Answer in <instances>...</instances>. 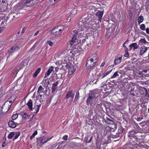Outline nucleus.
Masks as SVG:
<instances>
[{"label":"nucleus","mask_w":149,"mask_h":149,"mask_svg":"<svg viewBox=\"0 0 149 149\" xmlns=\"http://www.w3.org/2000/svg\"><path fill=\"white\" fill-rule=\"evenodd\" d=\"M94 16L92 14H90L89 15H88V17L84 18V21L82 19L81 21V19L79 21V22L77 23V29L79 31H83L86 28V26L85 25L86 23H89L91 21L92 22L93 20Z\"/></svg>","instance_id":"obj_1"},{"label":"nucleus","mask_w":149,"mask_h":149,"mask_svg":"<svg viewBox=\"0 0 149 149\" xmlns=\"http://www.w3.org/2000/svg\"><path fill=\"white\" fill-rule=\"evenodd\" d=\"M13 102L11 100L6 101L2 107L0 106V112H8Z\"/></svg>","instance_id":"obj_2"},{"label":"nucleus","mask_w":149,"mask_h":149,"mask_svg":"<svg viewBox=\"0 0 149 149\" xmlns=\"http://www.w3.org/2000/svg\"><path fill=\"white\" fill-rule=\"evenodd\" d=\"M63 30L60 28V26H57L53 29L51 30L52 34L56 36H58L61 33Z\"/></svg>","instance_id":"obj_3"},{"label":"nucleus","mask_w":149,"mask_h":149,"mask_svg":"<svg viewBox=\"0 0 149 149\" xmlns=\"http://www.w3.org/2000/svg\"><path fill=\"white\" fill-rule=\"evenodd\" d=\"M97 63L93 62V61H91L88 58L87 60L86 63V66L87 68L88 69H93L95 67Z\"/></svg>","instance_id":"obj_4"},{"label":"nucleus","mask_w":149,"mask_h":149,"mask_svg":"<svg viewBox=\"0 0 149 149\" xmlns=\"http://www.w3.org/2000/svg\"><path fill=\"white\" fill-rule=\"evenodd\" d=\"M53 136L49 138H46L45 136H43L38 138L37 139V142H40L42 144H45L51 139Z\"/></svg>","instance_id":"obj_5"},{"label":"nucleus","mask_w":149,"mask_h":149,"mask_svg":"<svg viewBox=\"0 0 149 149\" xmlns=\"http://www.w3.org/2000/svg\"><path fill=\"white\" fill-rule=\"evenodd\" d=\"M20 47L17 46H14L12 47L9 51L10 55H12L15 52H17L19 49Z\"/></svg>","instance_id":"obj_6"},{"label":"nucleus","mask_w":149,"mask_h":149,"mask_svg":"<svg viewBox=\"0 0 149 149\" xmlns=\"http://www.w3.org/2000/svg\"><path fill=\"white\" fill-rule=\"evenodd\" d=\"M103 13L104 12L102 11H98L95 13L96 16L98 18V23H99V22H101Z\"/></svg>","instance_id":"obj_7"},{"label":"nucleus","mask_w":149,"mask_h":149,"mask_svg":"<svg viewBox=\"0 0 149 149\" xmlns=\"http://www.w3.org/2000/svg\"><path fill=\"white\" fill-rule=\"evenodd\" d=\"M148 47L144 46L141 47L140 49V54L141 56L145 53L148 49Z\"/></svg>","instance_id":"obj_8"},{"label":"nucleus","mask_w":149,"mask_h":149,"mask_svg":"<svg viewBox=\"0 0 149 149\" xmlns=\"http://www.w3.org/2000/svg\"><path fill=\"white\" fill-rule=\"evenodd\" d=\"M139 45L136 43H132L130 45L129 49L131 50L132 48H133V50L134 51L135 49H137Z\"/></svg>","instance_id":"obj_9"},{"label":"nucleus","mask_w":149,"mask_h":149,"mask_svg":"<svg viewBox=\"0 0 149 149\" xmlns=\"http://www.w3.org/2000/svg\"><path fill=\"white\" fill-rule=\"evenodd\" d=\"M97 8L94 6H91L89 7V13L92 15L95 13L96 11Z\"/></svg>","instance_id":"obj_10"},{"label":"nucleus","mask_w":149,"mask_h":149,"mask_svg":"<svg viewBox=\"0 0 149 149\" xmlns=\"http://www.w3.org/2000/svg\"><path fill=\"white\" fill-rule=\"evenodd\" d=\"M72 91L71 90L67 93L65 96V99H68L70 97L72 99H73L74 97V94L72 93Z\"/></svg>","instance_id":"obj_11"},{"label":"nucleus","mask_w":149,"mask_h":149,"mask_svg":"<svg viewBox=\"0 0 149 149\" xmlns=\"http://www.w3.org/2000/svg\"><path fill=\"white\" fill-rule=\"evenodd\" d=\"M122 59V56L118 58H116L114 60V64L116 65L119 64L121 62Z\"/></svg>","instance_id":"obj_12"},{"label":"nucleus","mask_w":149,"mask_h":149,"mask_svg":"<svg viewBox=\"0 0 149 149\" xmlns=\"http://www.w3.org/2000/svg\"><path fill=\"white\" fill-rule=\"evenodd\" d=\"M26 104L28 106L30 111H33V109H34L32 108V104L33 102L32 101L31 99H29Z\"/></svg>","instance_id":"obj_13"},{"label":"nucleus","mask_w":149,"mask_h":149,"mask_svg":"<svg viewBox=\"0 0 149 149\" xmlns=\"http://www.w3.org/2000/svg\"><path fill=\"white\" fill-rule=\"evenodd\" d=\"M89 59L97 63L98 60V56L96 54H94L92 55L91 58Z\"/></svg>","instance_id":"obj_14"},{"label":"nucleus","mask_w":149,"mask_h":149,"mask_svg":"<svg viewBox=\"0 0 149 149\" xmlns=\"http://www.w3.org/2000/svg\"><path fill=\"white\" fill-rule=\"evenodd\" d=\"M17 123H15L13 121H10L8 123V125L10 127L12 128H15L17 125Z\"/></svg>","instance_id":"obj_15"},{"label":"nucleus","mask_w":149,"mask_h":149,"mask_svg":"<svg viewBox=\"0 0 149 149\" xmlns=\"http://www.w3.org/2000/svg\"><path fill=\"white\" fill-rule=\"evenodd\" d=\"M58 84V81H56L52 85V92H53L57 89V86Z\"/></svg>","instance_id":"obj_16"},{"label":"nucleus","mask_w":149,"mask_h":149,"mask_svg":"<svg viewBox=\"0 0 149 149\" xmlns=\"http://www.w3.org/2000/svg\"><path fill=\"white\" fill-rule=\"evenodd\" d=\"M53 69L54 67L53 66H52L51 67H49L47 71L46 72L45 74V75L44 77V78H46L47 77V76H49L52 72V71L53 70Z\"/></svg>","instance_id":"obj_17"},{"label":"nucleus","mask_w":149,"mask_h":149,"mask_svg":"<svg viewBox=\"0 0 149 149\" xmlns=\"http://www.w3.org/2000/svg\"><path fill=\"white\" fill-rule=\"evenodd\" d=\"M21 115L24 118L26 119L29 118V114L26 112H21Z\"/></svg>","instance_id":"obj_18"},{"label":"nucleus","mask_w":149,"mask_h":149,"mask_svg":"<svg viewBox=\"0 0 149 149\" xmlns=\"http://www.w3.org/2000/svg\"><path fill=\"white\" fill-rule=\"evenodd\" d=\"M132 146V144L130 143L125 146L124 147L126 149H134Z\"/></svg>","instance_id":"obj_19"},{"label":"nucleus","mask_w":149,"mask_h":149,"mask_svg":"<svg viewBox=\"0 0 149 149\" xmlns=\"http://www.w3.org/2000/svg\"><path fill=\"white\" fill-rule=\"evenodd\" d=\"M44 89V88H42V86H40L38 88L37 93H38L39 94L40 93H41Z\"/></svg>","instance_id":"obj_20"},{"label":"nucleus","mask_w":149,"mask_h":149,"mask_svg":"<svg viewBox=\"0 0 149 149\" xmlns=\"http://www.w3.org/2000/svg\"><path fill=\"white\" fill-rule=\"evenodd\" d=\"M119 76V74H118V72L116 71L113 74V75L109 79V80H111L112 79L116 78V77Z\"/></svg>","instance_id":"obj_21"},{"label":"nucleus","mask_w":149,"mask_h":149,"mask_svg":"<svg viewBox=\"0 0 149 149\" xmlns=\"http://www.w3.org/2000/svg\"><path fill=\"white\" fill-rule=\"evenodd\" d=\"M143 20V16L140 15L138 19V23L139 24L140 23L142 22Z\"/></svg>","instance_id":"obj_22"},{"label":"nucleus","mask_w":149,"mask_h":149,"mask_svg":"<svg viewBox=\"0 0 149 149\" xmlns=\"http://www.w3.org/2000/svg\"><path fill=\"white\" fill-rule=\"evenodd\" d=\"M89 97L93 99L95 97V95L93 91H91L89 93Z\"/></svg>","instance_id":"obj_23"},{"label":"nucleus","mask_w":149,"mask_h":149,"mask_svg":"<svg viewBox=\"0 0 149 149\" xmlns=\"http://www.w3.org/2000/svg\"><path fill=\"white\" fill-rule=\"evenodd\" d=\"M14 137L15 139H17L20 134V132H14Z\"/></svg>","instance_id":"obj_24"},{"label":"nucleus","mask_w":149,"mask_h":149,"mask_svg":"<svg viewBox=\"0 0 149 149\" xmlns=\"http://www.w3.org/2000/svg\"><path fill=\"white\" fill-rule=\"evenodd\" d=\"M79 93L78 91H77L76 93V94L74 98V100L76 101L79 99Z\"/></svg>","instance_id":"obj_25"},{"label":"nucleus","mask_w":149,"mask_h":149,"mask_svg":"<svg viewBox=\"0 0 149 149\" xmlns=\"http://www.w3.org/2000/svg\"><path fill=\"white\" fill-rule=\"evenodd\" d=\"M14 132H10L8 136L9 139H11L12 137L14 136Z\"/></svg>","instance_id":"obj_26"},{"label":"nucleus","mask_w":149,"mask_h":149,"mask_svg":"<svg viewBox=\"0 0 149 149\" xmlns=\"http://www.w3.org/2000/svg\"><path fill=\"white\" fill-rule=\"evenodd\" d=\"M74 70L73 68H70L69 70L68 74L69 75H71L74 72Z\"/></svg>","instance_id":"obj_27"},{"label":"nucleus","mask_w":149,"mask_h":149,"mask_svg":"<svg viewBox=\"0 0 149 149\" xmlns=\"http://www.w3.org/2000/svg\"><path fill=\"white\" fill-rule=\"evenodd\" d=\"M145 6L146 10L148 11V10H149V1H147L146 2Z\"/></svg>","instance_id":"obj_28"},{"label":"nucleus","mask_w":149,"mask_h":149,"mask_svg":"<svg viewBox=\"0 0 149 149\" xmlns=\"http://www.w3.org/2000/svg\"><path fill=\"white\" fill-rule=\"evenodd\" d=\"M139 43H143L144 44L148 43L145 39H141L139 40Z\"/></svg>","instance_id":"obj_29"},{"label":"nucleus","mask_w":149,"mask_h":149,"mask_svg":"<svg viewBox=\"0 0 149 149\" xmlns=\"http://www.w3.org/2000/svg\"><path fill=\"white\" fill-rule=\"evenodd\" d=\"M18 115L16 113L12 116V118L13 120H16L18 117Z\"/></svg>","instance_id":"obj_30"},{"label":"nucleus","mask_w":149,"mask_h":149,"mask_svg":"<svg viewBox=\"0 0 149 149\" xmlns=\"http://www.w3.org/2000/svg\"><path fill=\"white\" fill-rule=\"evenodd\" d=\"M102 75L101 73H100L99 74L97 75V76L95 80H97V81H98L99 79H100V78L101 77Z\"/></svg>","instance_id":"obj_31"},{"label":"nucleus","mask_w":149,"mask_h":149,"mask_svg":"<svg viewBox=\"0 0 149 149\" xmlns=\"http://www.w3.org/2000/svg\"><path fill=\"white\" fill-rule=\"evenodd\" d=\"M140 28L141 30H145L146 29L145 25L143 24H141L140 26Z\"/></svg>","instance_id":"obj_32"},{"label":"nucleus","mask_w":149,"mask_h":149,"mask_svg":"<svg viewBox=\"0 0 149 149\" xmlns=\"http://www.w3.org/2000/svg\"><path fill=\"white\" fill-rule=\"evenodd\" d=\"M20 3L22 4H23L28 3L27 1L26 0H21L20 1Z\"/></svg>","instance_id":"obj_33"},{"label":"nucleus","mask_w":149,"mask_h":149,"mask_svg":"<svg viewBox=\"0 0 149 149\" xmlns=\"http://www.w3.org/2000/svg\"><path fill=\"white\" fill-rule=\"evenodd\" d=\"M92 99L91 98V97H89L88 96L86 100L87 103L88 104V103L89 104L91 102V100Z\"/></svg>","instance_id":"obj_34"},{"label":"nucleus","mask_w":149,"mask_h":149,"mask_svg":"<svg viewBox=\"0 0 149 149\" xmlns=\"http://www.w3.org/2000/svg\"><path fill=\"white\" fill-rule=\"evenodd\" d=\"M77 26H78L77 25ZM77 30H75L74 31V33H75V35H76L77 34L79 33V31H79V30H78L77 29Z\"/></svg>","instance_id":"obj_35"},{"label":"nucleus","mask_w":149,"mask_h":149,"mask_svg":"<svg viewBox=\"0 0 149 149\" xmlns=\"http://www.w3.org/2000/svg\"><path fill=\"white\" fill-rule=\"evenodd\" d=\"M144 89L146 90V97H149V94L147 92V89L146 88H145V87H144Z\"/></svg>","instance_id":"obj_36"},{"label":"nucleus","mask_w":149,"mask_h":149,"mask_svg":"<svg viewBox=\"0 0 149 149\" xmlns=\"http://www.w3.org/2000/svg\"><path fill=\"white\" fill-rule=\"evenodd\" d=\"M74 40L73 39V41H72V39L71 40L70 42V44L71 45H72L74 43V42H76V40Z\"/></svg>","instance_id":"obj_37"},{"label":"nucleus","mask_w":149,"mask_h":149,"mask_svg":"<svg viewBox=\"0 0 149 149\" xmlns=\"http://www.w3.org/2000/svg\"><path fill=\"white\" fill-rule=\"evenodd\" d=\"M36 106L37 108L36 109V112H38L40 108L41 107V104H40L38 105H37Z\"/></svg>","instance_id":"obj_38"},{"label":"nucleus","mask_w":149,"mask_h":149,"mask_svg":"<svg viewBox=\"0 0 149 149\" xmlns=\"http://www.w3.org/2000/svg\"><path fill=\"white\" fill-rule=\"evenodd\" d=\"M38 42H36L34 45L32 47L31 49H33L35 48L38 45Z\"/></svg>","instance_id":"obj_39"},{"label":"nucleus","mask_w":149,"mask_h":149,"mask_svg":"<svg viewBox=\"0 0 149 149\" xmlns=\"http://www.w3.org/2000/svg\"><path fill=\"white\" fill-rule=\"evenodd\" d=\"M66 67L67 68V69H70L71 68V65L70 64H67L66 65Z\"/></svg>","instance_id":"obj_40"},{"label":"nucleus","mask_w":149,"mask_h":149,"mask_svg":"<svg viewBox=\"0 0 149 149\" xmlns=\"http://www.w3.org/2000/svg\"><path fill=\"white\" fill-rule=\"evenodd\" d=\"M147 110V109L146 107H143L141 109V112H145Z\"/></svg>","instance_id":"obj_41"},{"label":"nucleus","mask_w":149,"mask_h":149,"mask_svg":"<svg viewBox=\"0 0 149 149\" xmlns=\"http://www.w3.org/2000/svg\"><path fill=\"white\" fill-rule=\"evenodd\" d=\"M77 36L76 35H74L73 36L72 38V41H73V39L77 40Z\"/></svg>","instance_id":"obj_42"},{"label":"nucleus","mask_w":149,"mask_h":149,"mask_svg":"<svg viewBox=\"0 0 149 149\" xmlns=\"http://www.w3.org/2000/svg\"><path fill=\"white\" fill-rule=\"evenodd\" d=\"M47 44L49 45L50 46H52L53 43L50 41H48L47 42Z\"/></svg>","instance_id":"obj_43"},{"label":"nucleus","mask_w":149,"mask_h":149,"mask_svg":"<svg viewBox=\"0 0 149 149\" xmlns=\"http://www.w3.org/2000/svg\"><path fill=\"white\" fill-rule=\"evenodd\" d=\"M40 70L41 68H38L35 72L38 74L40 72Z\"/></svg>","instance_id":"obj_44"},{"label":"nucleus","mask_w":149,"mask_h":149,"mask_svg":"<svg viewBox=\"0 0 149 149\" xmlns=\"http://www.w3.org/2000/svg\"><path fill=\"white\" fill-rule=\"evenodd\" d=\"M68 136L66 135H64L63 137V139L65 140H67V139Z\"/></svg>","instance_id":"obj_45"},{"label":"nucleus","mask_w":149,"mask_h":149,"mask_svg":"<svg viewBox=\"0 0 149 149\" xmlns=\"http://www.w3.org/2000/svg\"><path fill=\"white\" fill-rule=\"evenodd\" d=\"M38 74H37V73L35 72V73L33 74V77L34 78L36 77L37 76V75Z\"/></svg>","instance_id":"obj_46"},{"label":"nucleus","mask_w":149,"mask_h":149,"mask_svg":"<svg viewBox=\"0 0 149 149\" xmlns=\"http://www.w3.org/2000/svg\"><path fill=\"white\" fill-rule=\"evenodd\" d=\"M145 84L146 85H149V79L146 81L145 82Z\"/></svg>","instance_id":"obj_47"},{"label":"nucleus","mask_w":149,"mask_h":149,"mask_svg":"<svg viewBox=\"0 0 149 149\" xmlns=\"http://www.w3.org/2000/svg\"><path fill=\"white\" fill-rule=\"evenodd\" d=\"M129 56V54L128 52L125 54L124 55V56L125 57H127Z\"/></svg>","instance_id":"obj_48"},{"label":"nucleus","mask_w":149,"mask_h":149,"mask_svg":"<svg viewBox=\"0 0 149 149\" xmlns=\"http://www.w3.org/2000/svg\"><path fill=\"white\" fill-rule=\"evenodd\" d=\"M146 32L148 34H149V29L147 28L146 29Z\"/></svg>","instance_id":"obj_49"},{"label":"nucleus","mask_w":149,"mask_h":149,"mask_svg":"<svg viewBox=\"0 0 149 149\" xmlns=\"http://www.w3.org/2000/svg\"><path fill=\"white\" fill-rule=\"evenodd\" d=\"M143 118L142 117V118H140V117H138L137 118V121H141L142 119Z\"/></svg>","instance_id":"obj_50"},{"label":"nucleus","mask_w":149,"mask_h":149,"mask_svg":"<svg viewBox=\"0 0 149 149\" xmlns=\"http://www.w3.org/2000/svg\"><path fill=\"white\" fill-rule=\"evenodd\" d=\"M48 80V79H45H45H44L43 80V81H42V82L43 83H44V84H45L46 83V82H47V80Z\"/></svg>","instance_id":"obj_51"},{"label":"nucleus","mask_w":149,"mask_h":149,"mask_svg":"<svg viewBox=\"0 0 149 149\" xmlns=\"http://www.w3.org/2000/svg\"><path fill=\"white\" fill-rule=\"evenodd\" d=\"M35 135L34 134H32V135L30 136V139H33V138L35 137Z\"/></svg>","instance_id":"obj_52"},{"label":"nucleus","mask_w":149,"mask_h":149,"mask_svg":"<svg viewBox=\"0 0 149 149\" xmlns=\"http://www.w3.org/2000/svg\"><path fill=\"white\" fill-rule=\"evenodd\" d=\"M107 76V75L105 74V73H104L102 77L101 78V79H102V78H104V77H105Z\"/></svg>","instance_id":"obj_53"},{"label":"nucleus","mask_w":149,"mask_h":149,"mask_svg":"<svg viewBox=\"0 0 149 149\" xmlns=\"http://www.w3.org/2000/svg\"><path fill=\"white\" fill-rule=\"evenodd\" d=\"M4 28L3 27H0V33L4 29Z\"/></svg>","instance_id":"obj_54"},{"label":"nucleus","mask_w":149,"mask_h":149,"mask_svg":"<svg viewBox=\"0 0 149 149\" xmlns=\"http://www.w3.org/2000/svg\"><path fill=\"white\" fill-rule=\"evenodd\" d=\"M39 31H36V32L35 33L34 35V36H36L38 34V33H39Z\"/></svg>","instance_id":"obj_55"},{"label":"nucleus","mask_w":149,"mask_h":149,"mask_svg":"<svg viewBox=\"0 0 149 149\" xmlns=\"http://www.w3.org/2000/svg\"><path fill=\"white\" fill-rule=\"evenodd\" d=\"M134 132L133 131H131L129 133V135L130 136H131V134H133Z\"/></svg>","instance_id":"obj_56"},{"label":"nucleus","mask_w":149,"mask_h":149,"mask_svg":"<svg viewBox=\"0 0 149 149\" xmlns=\"http://www.w3.org/2000/svg\"><path fill=\"white\" fill-rule=\"evenodd\" d=\"M111 72V70L107 72L105 74L107 75Z\"/></svg>","instance_id":"obj_57"},{"label":"nucleus","mask_w":149,"mask_h":149,"mask_svg":"<svg viewBox=\"0 0 149 149\" xmlns=\"http://www.w3.org/2000/svg\"><path fill=\"white\" fill-rule=\"evenodd\" d=\"M92 138H93V136H92L90 138V139L89 140V141H88V143H90V142L91 141V140H92Z\"/></svg>","instance_id":"obj_58"},{"label":"nucleus","mask_w":149,"mask_h":149,"mask_svg":"<svg viewBox=\"0 0 149 149\" xmlns=\"http://www.w3.org/2000/svg\"><path fill=\"white\" fill-rule=\"evenodd\" d=\"M134 91L135 90L134 88H132L131 90L130 91V93H131L132 92Z\"/></svg>","instance_id":"obj_59"},{"label":"nucleus","mask_w":149,"mask_h":149,"mask_svg":"<svg viewBox=\"0 0 149 149\" xmlns=\"http://www.w3.org/2000/svg\"><path fill=\"white\" fill-rule=\"evenodd\" d=\"M104 64H105V63L104 62H103L102 63L100 66L101 67L103 66L104 65Z\"/></svg>","instance_id":"obj_60"},{"label":"nucleus","mask_w":149,"mask_h":149,"mask_svg":"<svg viewBox=\"0 0 149 149\" xmlns=\"http://www.w3.org/2000/svg\"><path fill=\"white\" fill-rule=\"evenodd\" d=\"M25 32V30H24V29L23 28L22 29V30L21 32V34Z\"/></svg>","instance_id":"obj_61"},{"label":"nucleus","mask_w":149,"mask_h":149,"mask_svg":"<svg viewBox=\"0 0 149 149\" xmlns=\"http://www.w3.org/2000/svg\"><path fill=\"white\" fill-rule=\"evenodd\" d=\"M33 134L35 135H37V131H36L34 133H33Z\"/></svg>","instance_id":"obj_62"},{"label":"nucleus","mask_w":149,"mask_h":149,"mask_svg":"<svg viewBox=\"0 0 149 149\" xmlns=\"http://www.w3.org/2000/svg\"><path fill=\"white\" fill-rule=\"evenodd\" d=\"M27 1V3H29L32 0H26Z\"/></svg>","instance_id":"obj_63"},{"label":"nucleus","mask_w":149,"mask_h":149,"mask_svg":"<svg viewBox=\"0 0 149 149\" xmlns=\"http://www.w3.org/2000/svg\"><path fill=\"white\" fill-rule=\"evenodd\" d=\"M130 93H131V95H132L133 96H134L135 95V94L134 93H131V92Z\"/></svg>","instance_id":"obj_64"}]
</instances>
